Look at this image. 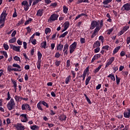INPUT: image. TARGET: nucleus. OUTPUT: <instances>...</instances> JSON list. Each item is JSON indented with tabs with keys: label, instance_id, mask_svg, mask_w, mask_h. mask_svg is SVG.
I'll return each mask as SVG.
<instances>
[{
	"label": "nucleus",
	"instance_id": "f257e3e1",
	"mask_svg": "<svg viewBox=\"0 0 130 130\" xmlns=\"http://www.w3.org/2000/svg\"><path fill=\"white\" fill-rule=\"evenodd\" d=\"M16 106V104L15 103V101H14V99L12 98L10 100V101L8 102L7 107L10 111L11 110H13L14 108H15V107Z\"/></svg>",
	"mask_w": 130,
	"mask_h": 130
},
{
	"label": "nucleus",
	"instance_id": "f03ea898",
	"mask_svg": "<svg viewBox=\"0 0 130 130\" xmlns=\"http://www.w3.org/2000/svg\"><path fill=\"white\" fill-rule=\"evenodd\" d=\"M8 13H7V9L5 8L4 9L0 16V24H2V23H5V22H6V19Z\"/></svg>",
	"mask_w": 130,
	"mask_h": 130
},
{
	"label": "nucleus",
	"instance_id": "7ed1b4c3",
	"mask_svg": "<svg viewBox=\"0 0 130 130\" xmlns=\"http://www.w3.org/2000/svg\"><path fill=\"white\" fill-rule=\"evenodd\" d=\"M41 58H42V54L40 51L38 52V61L37 62V67L38 70L41 68Z\"/></svg>",
	"mask_w": 130,
	"mask_h": 130
},
{
	"label": "nucleus",
	"instance_id": "20e7f679",
	"mask_svg": "<svg viewBox=\"0 0 130 130\" xmlns=\"http://www.w3.org/2000/svg\"><path fill=\"white\" fill-rule=\"evenodd\" d=\"M58 14H53L51 15L49 19L48 20V23H52V22H54V21H56L58 18Z\"/></svg>",
	"mask_w": 130,
	"mask_h": 130
},
{
	"label": "nucleus",
	"instance_id": "39448f33",
	"mask_svg": "<svg viewBox=\"0 0 130 130\" xmlns=\"http://www.w3.org/2000/svg\"><path fill=\"white\" fill-rule=\"evenodd\" d=\"M77 42H74L73 44H72L69 47L70 53L72 54L77 49Z\"/></svg>",
	"mask_w": 130,
	"mask_h": 130
},
{
	"label": "nucleus",
	"instance_id": "423d86ee",
	"mask_svg": "<svg viewBox=\"0 0 130 130\" xmlns=\"http://www.w3.org/2000/svg\"><path fill=\"white\" fill-rule=\"evenodd\" d=\"M121 10L122 11V12H124V11L128 12L130 11V3H127L124 4L121 8Z\"/></svg>",
	"mask_w": 130,
	"mask_h": 130
},
{
	"label": "nucleus",
	"instance_id": "0eeeda50",
	"mask_svg": "<svg viewBox=\"0 0 130 130\" xmlns=\"http://www.w3.org/2000/svg\"><path fill=\"white\" fill-rule=\"evenodd\" d=\"M14 126L17 130H25V126L22 124L21 123L15 124Z\"/></svg>",
	"mask_w": 130,
	"mask_h": 130
},
{
	"label": "nucleus",
	"instance_id": "6e6552de",
	"mask_svg": "<svg viewBox=\"0 0 130 130\" xmlns=\"http://www.w3.org/2000/svg\"><path fill=\"white\" fill-rule=\"evenodd\" d=\"M22 110H26L27 111H31V107L28 104H23L21 105Z\"/></svg>",
	"mask_w": 130,
	"mask_h": 130
},
{
	"label": "nucleus",
	"instance_id": "1a4fd4ad",
	"mask_svg": "<svg viewBox=\"0 0 130 130\" xmlns=\"http://www.w3.org/2000/svg\"><path fill=\"white\" fill-rule=\"evenodd\" d=\"M100 31V26H96L94 30L92 31V35L91 36V38L93 39L99 33Z\"/></svg>",
	"mask_w": 130,
	"mask_h": 130
},
{
	"label": "nucleus",
	"instance_id": "9d476101",
	"mask_svg": "<svg viewBox=\"0 0 130 130\" xmlns=\"http://www.w3.org/2000/svg\"><path fill=\"white\" fill-rule=\"evenodd\" d=\"M21 5L22 7H24V11H28L29 10V8L30 7V5H29V3H28V2L27 1H24L22 2Z\"/></svg>",
	"mask_w": 130,
	"mask_h": 130
},
{
	"label": "nucleus",
	"instance_id": "9b49d317",
	"mask_svg": "<svg viewBox=\"0 0 130 130\" xmlns=\"http://www.w3.org/2000/svg\"><path fill=\"white\" fill-rule=\"evenodd\" d=\"M10 48L14 50V51H17V52H21L20 49H21V46H17L14 45H10Z\"/></svg>",
	"mask_w": 130,
	"mask_h": 130
},
{
	"label": "nucleus",
	"instance_id": "f8f14e48",
	"mask_svg": "<svg viewBox=\"0 0 130 130\" xmlns=\"http://www.w3.org/2000/svg\"><path fill=\"white\" fill-rule=\"evenodd\" d=\"M21 121L22 122H27L28 121V118H27V114H22L20 115Z\"/></svg>",
	"mask_w": 130,
	"mask_h": 130
},
{
	"label": "nucleus",
	"instance_id": "ddd939ff",
	"mask_svg": "<svg viewBox=\"0 0 130 130\" xmlns=\"http://www.w3.org/2000/svg\"><path fill=\"white\" fill-rule=\"evenodd\" d=\"M115 60V57H112L110 59H109L108 60L107 63L106 64V68H108V67H109V66H110V64H111V63H112V62H113Z\"/></svg>",
	"mask_w": 130,
	"mask_h": 130
},
{
	"label": "nucleus",
	"instance_id": "4468645a",
	"mask_svg": "<svg viewBox=\"0 0 130 130\" xmlns=\"http://www.w3.org/2000/svg\"><path fill=\"white\" fill-rule=\"evenodd\" d=\"M96 26H98V22L93 20L91 23L90 30H93Z\"/></svg>",
	"mask_w": 130,
	"mask_h": 130
},
{
	"label": "nucleus",
	"instance_id": "2eb2a0df",
	"mask_svg": "<svg viewBox=\"0 0 130 130\" xmlns=\"http://www.w3.org/2000/svg\"><path fill=\"white\" fill-rule=\"evenodd\" d=\"M43 13H44V10L43 9H39L37 12L36 16L37 17H42L43 16Z\"/></svg>",
	"mask_w": 130,
	"mask_h": 130
},
{
	"label": "nucleus",
	"instance_id": "dca6fc26",
	"mask_svg": "<svg viewBox=\"0 0 130 130\" xmlns=\"http://www.w3.org/2000/svg\"><path fill=\"white\" fill-rule=\"evenodd\" d=\"M69 50V45L68 44H66L64 45L63 51L64 52V55H68L69 52H68Z\"/></svg>",
	"mask_w": 130,
	"mask_h": 130
},
{
	"label": "nucleus",
	"instance_id": "f3484780",
	"mask_svg": "<svg viewBox=\"0 0 130 130\" xmlns=\"http://www.w3.org/2000/svg\"><path fill=\"white\" fill-rule=\"evenodd\" d=\"M124 117L125 118H129L130 117V109H127L126 111L124 112Z\"/></svg>",
	"mask_w": 130,
	"mask_h": 130
},
{
	"label": "nucleus",
	"instance_id": "a211bd4d",
	"mask_svg": "<svg viewBox=\"0 0 130 130\" xmlns=\"http://www.w3.org/2000/svg\"><path fill=\"white\" fill-rule=\"evenodd\" d=\"M15 100L16 101V102H21L22 100H23V98L19 96V95H15L14 97Z\"/></svg>",
	"mask_w": 130,
	"mask_h": 130
},
{
	"label": "nucleus",
	"instance_id": "6ab92c4d",
	"mask_svg": "<svg viewBox=\"0 0 130 130\" xmlns=\"http://www.w3.org/2000/svg\"><path fill=\"white\" fill-rule=\"evenodd\" d=\"M100 45H101V43L99 41H96L93 44V48L100 47Z\"/></svg>",
	"mask_w": 130,
	"mask_h": 130
},
{
	"label": "nucleus",
	"instance_id": "aec40b11",
	"mask_svg": "<svg viewBox=\"0 0 130 130\" xmlns=\"http://www.w3.org/2000/svg\"><path fill=\"white\" fill-rule=\"evenodd\" d=\"M63 48V45H62L61 44H59L57 45V50H58L59 51H61Z\"/></svg>",
	"mask_w": 130,
	"mask_h": 130
},
{
	"label": "nucleus",
	"instance_id": "412c9836",
	"mask_svg": "<svg viewBox=\"0 0 130 130\" xmlns=\"http://www.w3.org/2000/svg\"><path fill=\"white\" fill-rule=\"evenodd\" d=\"M71 80H72V76L71 75H69L65 80V83L66 84H69L70 82H71Z\"/></svg>",
	"mask_w": 130,
	"mask_h": 130
},
{
	"label": "nucleus",
	"instance_id": "4be33fe9",
	"mask_svg": "<svg viewBox=\"0 0 130 130\" xmlns=\"http://www.w3.org/2000/svg\"><path fill=\"white\" fill-rule=\"evenodd\" d=\"M102 68V65H99V66L97 68L94 70L93 71L94 74H97V73H98L100 71V69Z\"/></svg>",
	"mask_w": 130,
	"mask_h": 130
},
{
	"label": "nucleus",
	"instance_id": "5701e85b",
	"mask_svg": "<svg viewBox=\"0 0 130 130\" xmlns=\"http://www.w3.org/2000/svg\"><path fill=\"white\" fill-rule=\"evenodd\" d=\"M59 119L60 120H61V121H63V120L66 121L67 120V116H66L65 115L62 114L59 116Z\"/></svg>",
	"mask_w": 130,
	"mask_h": 130
},
{
	"label": "nucleus",
	"instance_id": "b1692460",
	"mask_svg": "<svg viewBox=\"0 0 130 130\" xmlns=\"http://www.w3.org/2000/svg\"><path fill=\"white\" fill-rule=\"evenodd\" d=\"M37 108L39 110H41V111H43V108H42V106H41V102H39L37 104Z\"/></svg>",
	"mask_w": 130,
	"mask_h": 130
},
{
	"label": "nucleus",
	"instance_id": "393cba45",
	"mask_svg": "<svg viewBox=\"0 0 130 130\" xmlns=\"http://www.w3.org/2000/svg\"><path fill=\"white\" fill-rule=\"evenodd\" d=\"M51 32V29H50V28L46 27L45 28V33L46 35H47V34H50Z\"/></svg>",
	"mask_w": 130,
	"mask_h": 130
},
{
	"label": "nucleus",
	"instance_id": "a878e982",
	"mask_svg": "<svg viewBox=\"0 0 130 130\" xmlns=\"http://www.w3.org/2000/svg\"><path fill=\"white\" fill-rule=\"evenodd\" d=\"M120 49V46H118L116 47L113 52V54H115L116 53H117L118 52V51Z\"/></svg>",
	"mask_w": 130,
	"mask_h": 130
},
{
	"label": "nucleus",
	"instance_id": "bb28decb",
	"mask_svg": "<svg viewBox=\"0 0 130 130\" xmlns=\"http://www.w3.org/2000/svg\"><path fill=\"white\" fill-rule=\"evenodd\" d=\"M46 45H47L46 41H44L42 42L41 45V48H44V49H45V48H46Z\"/></svg>",
	"mask_w": 130,
	"mask_h": 130
},
{
	"label": "nucleus",
	"instance_id": "cd10ccee",
	"mask_svg": "<svg viewBox=\"0 0 130 130\" xmlns=\"http://www.w3.org/2000/svg\"><path fill=\"white\" fill-rule=\"evenodd\" d=\"M108 78H110L112 81H115V77H114V75L113 74H110L108 76Z\"/></svg>",
	"mask_w": 130,
	"mask_h": 130
},
{
	"label": "nucleus",
	"instance_id": "c85d7f7f",
	"mask_svg": "<svg viewBox=\"0 0 130 130\" xmlns=\"http://www.w3.org/2000/svg\"><path fill=\"white\" fill-rule=\"evenodd\" d=\"M63 12L64 14H67L68 12H69V8H68L67 6H64L63 7Z\"/></svg>",
	"mask_w": 130,
	"mask_h": 130
},
{
	"label": "nucleus",
	"instance_id": "c756f323",
	"mask_svg": "<svg viewBox=\"0 0 130 130\" xmlns=\"http://www.w3.org/2000/svg\"><path fill=\"white\" fill-rule=\"evenodd\" d=\"M69 34V31H67L63 33L62 35H61L59 37L60 38H64L67 35Z\"/></svg>",
	"mask_w": 130,
	"mask_h": 130
},
{
	"label": "nucleus",
	"instance_id": "7c9ffc66",
	"mask_svg": "<svg viewBox=\"0 0 130 130\" xmlns=\"http://www.w3.org/2000/svg\"><path fill=\"white\" fill-rule=\"evenodd\" d=\"M32 20L33 19L32 18H28V19L24 23V25L26 26V25L30 24Z\"/></svg>",
	"mask_w": 130,
	"mask_h": 130
},
{
	"label": "nucleus",
	"instance_id": "2f4dec72",
	"mask_svg": "<svg viewBox=\"0 0 130 130\" xmlns=\"http://www.w3.org/2000/svg\"><path fill=\"white\" fill-rule=\"evenodd\" d=\"M17 40L16 38H12L11 39L9 40V43H15Z\"/></svg>",
	"mask_w": 130,
	"mask_h": 130
},
{
	"label": "nucleus",
	"instance_id": "473e14b6",
	"mask_svg": "<svg viewBox=\"0 0 130 130\" xmlns=\"http://www.w3.org/2000/svg\"><path fill=\"white\" fill-rule=\"evenodd\" d=\"M41 103L44 105V106H46V107H47V108H48V107H49V106L48 105V104H47L45 101H42V102H41Z\"/></svg>",
	"mask_w": 130,
	"mask_h": 130
},
{
	"label": "nucleus",
	"instance_id": "72a5a7b5",
	"mask_svg": "<svg viewBox=\"0 0 130 130\" xmlns=\"http://www.w3.org/2000/svg\"><path fill=\"white\" fill-rule=\"evenodd\" d=\"M7 71L8 72H9V73H11V72H13V68L12 66L9 65L7 67Z\"/></svg>",
	"mask_w": 130,
	"mask_h": 130
},
{
	"label": "nucleus",
	"instance_id": "f704fd0d",
	"mask_svg": "<svg viewBox=\"0 0 130 130\" xmlns=\"http://www.w3.org/2000/svg\"><path fill=\"white\" fill-rule=\"evenodd\" d=\"M114 30V28L113 27H112L111 28L108 29L107 30V34L108 35H110L111 33H112V31Z\"/></svg>",
	"mask_w": 130,
	"mask_h": 130
},
{
	"label": "nucleus",
	"instance_id": "c9c22d12",
	"mask_svg": "<svg viewBox=\"0 0 130 130\" xmlns=\"http://www.w3.org/2000/svg\"><path fill=\"white\" fill-rule=\"evenodd\" d=\"M14 60H16V61H19V62H21V59L19 58L18 56H15L13 57Z\"/></svg>",
	"mask_w": 130,
	"mask_h": 130
},
{
	"label": "nucleus",
	"instance_id": "e433bc0d",
	"mask_svg": "<svg viewBox=\"0 0 130 130\" xmlns=\"http://www.w3.org/2000/svg\"><path fill=\"white\" fill-rule=\"evenodd\" d=\"M128 29H129V26H125L123 27L122 30L124 31V32H126Z\"/></svg>",
	"mask_w": 130,
	"mask_h": 130
},
{
	"label": "nucleus",
	"instance_id": "4c0bfd02",
	"mask_svg": "<svg viewBox=\"0 0 130 130\" xmlns=\"http://www.w3.org/2000/svg\"><path fill=\"white\" fill-rule=\"evenodd\" d=\"M90 80H91V77H88L85 80V85L86 86H87V85L89 84V82H90Z\"/></svg>",
	"mask_w": 130,
	"mask_h": 130
},
{
	"label": "nucleus",
	"instance_id": "58836bf2",
	"mask_svg": "<svg viewBox=\"0 0 130 130\" xmlns=\"http://www.w3.org/2000/svg\"><path fill=\"white\" fill-rule=\"evenodd\" d=\"M12 67L13 68H16V69H21V66L17 63H13Z\"/></svg>",
	"mask_w": 130,
	"mask_h": 130
},
{
	"label": "nucleus",
	"instance_id": "ea45409f",
	"mask_svg": "<svg viewBox=\"0 0 130 130\" xmlns=\"http://www.w3.org/2000/svg\"><path fill=\"white\" fill-rule=\"evenodd\" d=\"M30 128L31 129L35 130V129H37L38 128H39V127H38V126L36 125H34L32 126H30Z\"/></svg>",
	"mask_w": 130,
	"mask_h": 130
},
{
	"label": "nucleus",
	"instance_id": "a19ab883",
	"mask_svg": "<svg viewBox=\"0 0 130 130\" xmlns=\"http://www.w3.org/2000/svg\"><path fill=\"white\" fill-rule=\"evenodd\" d=\"M11 94L10 93V92L8 91L7 98H6V100H7V101H9V100H11Z\"/></svg>",
	"mask_w": 130,
	"mask_h": 130
},
{
	"label": "nucleus",
	"instance_id": "79ce46f5",
	"mask_svg": "<svg viewBox=\"0 0 130 130\" xmlns=\"http://www.w3.org/2000/svg\"><path fill=\"white\" fill-rule=\"evenodd\" d=\"M64 25V28H65L66 29H68V28H69V27L70 26V22H66Z\"/></svg>",
	"mask_w": 130,
	"mask_h": 130
},
{
	"label": "nucleus",
	"instance_id": "37998d69",
	"mask_svg": "<svg viewBox=\"0 0 130 130\" xmlns=\"http://www.w3.org/2000/svg\"><path fill=\"white\" fill-rule=\"evenodd\" d=\"M29 40H30V41H31V43L34 45H36V44H37V41L36 40V39Z\"/></svg>",
	"mask_w": 130,
	"mask_h": 130
},
{
	"label": "nucleus",
	"instance_id": "c03bdc74",
	"mask_svg": "<svg viewBox=\"0 0 130 130\" xmlns=\"http://www.w3.org/2000/svg\"><path fill=\"white\" fill-rule=\"evenodd\" d=\"M42 0H35L34 2L32 3V6H35V5H37L38 3H40Z\"/></svg>",
	"mask_w": 130,
	"mask_h": 130
},
{
	"label": "nucleus",
	"instance_id": "a18cd8bd",
	"mask_svg": "<svg viewBox=\"0 0 130 130\" xmlns=\"http://www.w3.org/2000/svg\"><path fill=\"white\" fill-rule=\"evenodd\" d=\"M15 91H17V82L16 81H12Z\"/></svg>",
	"mask_w": 130,
	"mask_h": 130
},
{
	"label": "nucleus",
	"instance_id": "49530a36",
	"mask_svg": "<svg viewBox=\"0 0 130 130\" xmlns=\"http://www.w3.org/2000/svg\"><path fill=\"white\" fill-rule=\"evenodd\" d=\"M3 47H4V49H5V50H9V45L7 44H4L3 45Z\"/></svg>",
	"mask_w": 130,
	"mask_h": 130
},
{
	"label": "nucleus",
	"instance_id": "de8ad7c7",
	"mask_svg": "<svg viewBox=\"0 0 130 130\" xmlns=\"http://www.w3.org/2000/svg\"><path fill=\"white\" fill-rule=\"evenodd\" d=\"M61 62L59 60H56V61H55V64L56 67H59Z\"/></svg>",
	"mask_w": 130,
	"mask_h": 130
},
{
	"label": "nucleus",
	"instance_id": "09e8293b",
	"mask_svg": "<svg viewBox=\"0 0 130 130\" xmlns=\"http://www.w3.org/2000/svg\"><path fill=\"white\" fill-rule=\"evenodd\" d=\"M95 59H98V58H100V57H101V54H95L93 56Z\"/></svg>",
	"mask_w": 130,
	"mask_h": 130
},
{
	"label": "nucleus",
	"instance_id": "8fccbe9b",
	"mask_svg": "<svg viewBox=\"0 0 130 130\" xmlns=\"http://www.w3.org/2000/svg\"><path fill=\"white\" fill-rule=\"evenodd\" d=\"M99 40H101L102 41V43H103L104 42V37L101 36L99 38Z\"/></svg>",
	"mask_w": 130,
	"mask_h": 130
},
{
	"label": "nucleus",
	"instance_id": "3c124183",
	"mask_svg": "<svg viewBox=\"0 0 130 130\" xmlns=\"http://www.w3.org/2000/svg\"><path fill=\"white\" fill-rule=\"evenodd\" d=\"M1 53H2V54H4L5 57H6V58H7L8 57V54L7 53V52L6 51H1Z\"/></svg>",
	"mask_w": 130,
	"mask_h": 130
},
{
	"label": "nucleus",
	"instance_id": "603ef678",
	"mask_svg": "<svg viewBox=\"0 0 130 130\" xmlns=\"http://www.w3.org/2000/svg\"><path fill=\"white\" fill-rule=\"evenodd\" d=\"M86 75H87L86 74V71H84L83 72L82 76H81V77H82V78H83V81H85V79L86 78Z\"/></svg>",
	"mask_w": 130,
	"mask_h": 130
},
{
	"label": "nucleus",
	"instance_id": "864d4df0",
	"mask_svg": "<svg viewBox=\"0 0 130 130\" xmlns=\"http://www.w3.org/2000/svg\"><path fill=\"white\" fill-rule=\"evenodd\" d=\"M103 49H104L105 50H108V49H109V46L108 45H106V46H104L102 47Z\"/></svg>",
	"mask_w": 130,
	"mask_h": 130
},
{
	"label": "nucleus",
	"instance_id": "5fc2aeb1",
	"mask_svg": "<svg viewBox=\"0 0 130 130\" xmlns=\"http://www.w3.org/2000/svg\"><path fill=\"white\" fill-rule=\"evenodd\" d=\"M70 66H71V61L70 60H67V68H70Z\"/></svg>",
	"mask_w": 130,
	"mask_h": 130
},
{
	"label": "nucleus",
	"instance_id": "6e6d98bb",
	"mask_svg": "<svg viewBox=\"0 0 130 130\" xmlns=\"http://www.w3.org/2000/svg\"><path fill=\"white\" fill-rule=\"evenodd\" d=\"M99 51H100V47L96 48L94 49V52H95V53H98V52H99Z\"/></svg>",
	"mask_w": 130,
	"mask_h": 130
},
{
	"label": "nucleus",
	"instance_id": "4d7b16f0",
	"mask_svg": "<svg viewBox=\"0 0 130 130\" xmlns=\"http://www.w3.org/2000/svg\"><path fill=\"white\" fill-rule=\"evenodd\" d=\"M55 57H56L57 58L60 57V54H59V52H56L55 54Z\"/></svg>",
	"mask_w": 130,
	"mask_h": 130
},
{
	"label": "nucleus",
	"instance_id": "13d9d810",
	"mask_svg": "<svg viewBox=\"0 0 130 130\" xmlns=\"http://www.w3.org/2000/svg\"><path fill=\"white\" fill-rule=\"evenodd\" d=\"M26 30L27 34H30L31 32V28H30V26L26 27Z\"/></svg>",
	"mask_w": 130,
	"mask_h": 130
},
{
	"label": "nucleus",
	"instance_id": "bf43d9fd",
	"mask_svg": "<svg viewBox=\"0 0 130 130\" xmlns=\"http://www.w3.org/2000/svg\"><path fill=\"white\" fill-rule=\"evenodd\" d=\"M85 42V38H81L80 39V43H81V44H83Z\"/></svg>",
	"mask_w": 130,
	"mask_h": 130
},
{
	"label": "nucleus",
	"instance_id": "052dcab7",
	"mask_svg": "<svg viewBox=\"0 0 130 130\" xmlns=\"http://www.w3.org/2000/svg\"><path fill=\"white\" fill-rule=\"evenodd\" d=\"M45 4H46L47 5H49L50 3H51V0H45Z\"/></svg>",
	"mask_w": 130,
	"mask_h": 130
},
{
	"label": "nucleus",
	"instance_id": "680f3d73",
	"mask_svg": "<svg viewBox=\"0 0 130 130\" xmlns=\"http://www.w3.org/2000/svg\"><path fill=\"white\" fill-rule=\"evenodd\" d=\"M17 42L18 45H22L23 44V42H22L21 40L19 39L17 40Z\"/></svg>",
	"mask_w": 130,
	"mask_h": 130
},
{
	"label": "nucleus",
	"instance_id": "e2e57ef3",
	"mask_svg": "<svg viewBox=\"0 0 130 130\" xmlns=\"http://www.w3.org/2000/svg\"><path fill=\"white\" fill-rule=\"evenodd\" d=\"M124 31L122 30V29L118 33V36H121V35H122V34H123Z\"/></svg>",
	"mask_w": 130,
	"mask_h": 130
},
{
	"label": "nucleus",
	"instance_id": "0e129e2a",
	"mask_svg": "<svg viewBox=\"0 0 130 130\" xmlns=\"http://www.w3.org/2000/svg\"><path fill=\"white\" fill-rule=\"evenodd\" d=\"M21 24H23V20L18 21V23L16 24V26H20L21 25Z\"/></svg>",
	"mask_w": 130,
	"mask_h": 130
},
{
	"label": "nucleus",
	"instance_id": "69168bd1",
	"mask_svg": "<svg viewBox=\"0 0 130 130\" xmlns=\"http://www.w3.org/2000/svg\"><path fill=\"white\" fill-rule=\"evenodd\" d=\"M71 74H72V75L73 76V78L75 79V78H76V73H75V71H71Z\"/></svg>",
	"mask_w": 130,
	"mask_h": 130
},
{
	"label": "nucleus",
	"instance_id": "338daca9",
	"mask_svg": "<svg viewBox=\"0 0 130 130\" xmlns=\"http://www.w3.org/2000/svg\"><path fill=\"white\" fill-rule=\"evenodd\" d=\"M101 88V84H99L98 86L96 87V90H100V88Z\"/></svg>",
	"mask_w": 130,
	"mask_h": 130
},
{
	"label": "nucleus",
	"instance_id": "774afa93",
	"mask_svg": "<svg viewBox=\"0 0 130 130\" xmlns=\"http://www.w3.org/2000/svg\"><path fill=\"white\" fill-rule=\"evenodd\" d=\"M126 41H127V44H129V43H130V37L127 38Z\"/></svg>",
	"mask_w": 130,
	"mask_h": 130
}]
</instances>
